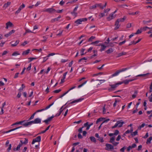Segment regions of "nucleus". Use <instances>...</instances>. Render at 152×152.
Here are the masks:
<instances>
[{
	"instance_id": "1",
	"label": "nucleus",
	"mask_w": 152,
	"mask_h": 152,
	"mask_svg": "<svg viewBox=\"0 0 152 152\" xmlns=\"http://www.w3.org/2000/svg\"><path fill=\"white\" fill-rule=\"evenodd\" d=\"M41 120L39 118H37L34 119V121L27 122L23 124V126L24 127H27L29 125H31L32 124H36L40 123Z\"/></svg>"
},
{
	"instance_id": "2",
	"label": "nucleus",
	"mask_w": 152,
	"mask_h": 152,
	"mask_svg": "<svg viewBox=\"0 0 152 152\" xmlns=\"http://www.w3.org/2000/svg\"><path fill=\"white\" fill-rule=\"evenodd\" d=\"M124 124V122L122 120L119 121H117L114 126L111 127V128L113 129L117 126H118L119 127H121Z\"/></svg>"
},
{
	"instance_id": "3",
	"label": "nucleus",
	"mask_w": 152,
	"mask_h": 152,
	"mask_svg": "<svg viewBox=\"0 0 152 152\" xmlns=\"http://www.w3.org/2000/svg\"><path fill=\"white\" fill-rule=\"evenodd\" d=\"M129 69L128 68L126 67L125 68H124L121 69H119L116 72L113 74L112 75V77H114L118 75L119 73L120 72H123L127 70L128 69Z\"/></svg>"
},
{
	"instance_id": "4",
	"label": "nucleus",
	"mask_w": 152,
	"mask_h": 152,
	"mask_svg": "<svg viewBox=\"0 0 152 152\" xmlns=\"http://www.w3.org/2000/svg\"><path fill=\"white\" fill-rule=\"evenodd\" d=\"M43 12H47L49 13H53L56 12V10L53 8H48L44 9L43 11Z\"/></svg>"
},
{
	"instance_id": "5",
	"label": "nucleus",
	"mask_w": 152,
	"mask_h": 152,
	"mask_svg": "<svg viewBox=\"0 0 152 152\" xmlns=\"http://www.w3.org/2000/svg\"><path fill=\"white\" fill-rule=\"evenodd\" d=\"M120 85L119 82L113 85H110L109 86L111 87L108 88V90L109 91H111L114 90L118 85Z\"/></svg>"
},
{
	"instance_id": "6",
	"label": "nucleus",
	"mask_w": 152,
	"mask_h": 152,
	"mask_svg": "<svg viewBox=\"0 0 152 152\" xmlns=\"http://www.w3.org/2000/svg\"><path fill=\"white\" fill-rule=\"evenodd\" d=\"M87 20V19L86 18H80L78 19H77L76 20L75 22V23L77 24V25L79 24H80L81 23L82 21H85Z\"/></svg>"
},
{
	"instance_id": "7",
	"label": "nucleus",
	"mask_w": 152,
	"mask_h": 152,
	"mask_svg": "<svg viewBox=\"0 0 152 152\" xmlns=\"http://www.w3.org/2000/svg\"><path fill=\"white\" fill-rule=\"evenodd\" d=\"M105 146H106L105 149L109 151L114 149L113 146L110 144H106Z\"/></svg>"
},
{
	"instance_id": "8",
	"label": "nucleus",
	"mask_w": 152,
	"mask_h": 152,
	"mask_svg": "<svg viewBox=\"0 0 152 152\" xmlns=\"http://www.w3.org/2000/svg\"><path fill=\"white\" fill-rule=\"evenodd\" d=\"M41 140V137L40 136H39L33 140L31 142L32 144H34L35 142H40Z\"/></svg>"
},
{
	"instance_id": "9",
	"label": "nucleus",
	"mask_w": 152,
	"mask_h": 152,
	"mask_svg": "<svg viewBox=\"0 0 152 152\" xmlns=\"http://www.w3.org/2000/svg\"><path fill=\"white\" fill-rule=\"evenodd\" d=\"M54 117L55 116L53 115L51 117H49L47 119L43 121L45 122L46 124H48V122L51 121Z\"/></svg>"
},
{
	"instance_id": "10",
	"label": "nucleus",
	"mask_w": 152,
	"mask_h": 152,
	"mask_svg": "<svg viewBox=\"0 0 152 152\" xmlns=\"http://www.w3.org/2000/svg\"><path fill=\"white\" fill-rule=\"evenodd\" d=\"M26 121V120H24L22 121H20L19 122H15V123H13L12 125V126L18 125V124H22L23 125V124L25 123V122Z\"/></svg>"
},
{
	"instance_id": "11",
	"label": "nucleus",
	"mask_w": 152,
	"mask_h": 152,
	"mask_svg": "<svg viewBox=\"0 0 152 152\" xmlns=\"http://www.w3.org/2000/svg\"><path fill=\"white\" fill-rule=\"evenodd\" d=\"M25 7V5L24 4H23L21 5L18 8V10L15 12V14H18L19 13L22 9L24 8Z\"/></svg>"
},
{
	"instance_id": "12",
	"label": "nucleus",
	"mask_w": 152,
	"mask_h": 152,
	"mask_svg": "<svg viewBox=\"0 0 152 152\" xmlns=\"http://www.w3.org/2000/svg\"><path fill=\"white\" fill-rule=\"evenodd\" d=\"M115 17V15H114L113 14L111 13L109 15L108 17L107 18V19L108 21H110L114 18Z\"/></svg>"
},
{
	"instance_id": "13",
	"label": "nucleus",
	"mask_w": 152,
	"mask_h": 152,
	"mask_svg": "<svg viewBox=\"0 0 152 152\" xmlns=\"http://www.w3.org/2000/svg\"><path fill=\"white\" fill-rule=\"evenodd\" d=\"M95 136L96 137L98 138V140L99 141L101 142H104V140H103V137H100L98 133H96L95 134Z\"/></svg>"
},
{
	"instance_id": "14",
	"label": "nucleus",
	"mask_w": 152,
	"mask_h": 152,
	"mask_svg": "<svg viewBox=\"0 0 152 152\" xmlns=\"http://www.w3.org/2000/svg\"><path fill=\"white\" fill-rule=\"evenodd\" d=\"M6 26L5 28L8 29L9 27H11L13 26V24L10 21H9L6 23Z\"/></svg>"
},
{
	"instance_id": "15",
	"label": "nucleus",
	"mask_w": 152,
	"mask_h": 152,
	"mask_svg": "<svg viewBox=\"0 0 152 152\" xmlns=\"http://www.w3.org/2000/svg\"><path fill=\"white\" fill-rule=\"evenodd\" d=\"M83 99H84L83 98H80V99H76V100H74V101L71 102L70 103H69V104H72L74 103H75L78 102H81Z\"/></svg>"
},
{
	"instance_id": "16",
	"label": "nucleus",
	"mask_w": 152,
	"mask_h": 152,
	"mask_svg": "<svg viewBox=\"0 0 152 152\" xmlns=\"http://www.w3.org/2000/svg\"><path fill=\"white\" fill-rule=\"evenodd\" d=\"M15 32V31L14 30H12L11 31L9 32L7 34H6L4 35V36L6 37H7L11 35L12 34L14 33Z\"/></svg>"
},
{
	"instance_id": "17",
	"label": "nucleus",
	"mask_w": 152,
	"mask_h": 152,
	"mask_svg": "<svg viewBox=\"0 0 152 152\" xmlns=\"http://www.w3.org/2000/svg\"><path fill=\"white\" fill-rule=\"evenodd\" d=\"M119 22L118 21L116 20L115 22V26H116L114 28L115 30H116V29H118L120 27V25H119Z\"/></svg>"
},
{
	"instance_id": "18",
	"label": "nucleus",
	"mask_w": 152,
	"mask_h": 152,
	"mask_svg": "<svg viewBox=\"0 0 152 152\" xmlns=\"http://www.w3.org/2000/svg\"><path fill=\"white\" fill-rule=\"evenodd\" d=\"M62 106L60 109V110H59V113H57L56 114V115H55V116H59L61 114V113L63 111V110H64L65 109H64V108L63 109V106Z\"/></svg>"
},
{
	"instance_id": "19",
	"label": "nucleus",
	"mask_w": 152,
	"mask_h": 152,
	"mask_svg": "<svg viewBox=\"0 0 152 152\" xmlns=\"http://www.w3.org/2000/svg\"><path fill=\"white\" fill-rule=\"evenodd\" d=\"M30 51V50L28 49L26 50L23 51L22 53V55H28Z\"/></svg>"
},
{
	"instance_id": "20",
	"label": "nucleus",
	"mask_w": 152,
	"mask_h": 152,
	"mask_svg": "<svg viewBox=\"0 0 152 152\" xmlns=\"http://www.w3.org/2000/svg\"><path fill=\"white\" fill-rule=\"evenodd\" d=\"M6 104V103L5 102H4V103L2 104V106L1 107V111L0 113V114H2L4 113V110L3 108H4V106Z\"/></svg>"
},
{
	"instance_id": "21",
	"label": "nucleus",
	"mask_w": 152,
	"mask_h": 152,
	"mask_svg": "<svg viewBox=\"0 0 152 152\" xmlns=\"http://www.w3.org/2000/svg\"><path fill=\"white\" fill-rule=\"evenodd\" d=\"M126 17L124 16L123 18L118 19L117 20L118 21L119 23L120 22H123L124 20L126 19Z\"/></svg>"
},
{
	"instance_id": "22",
	"label": "nucleus",
	"mask_w": 152,
	"mask_h": 152,
	"mask_svg": "<svg viewBox=\"0 0 152 152\" xmlns=\"http://www.w3.org/2000/svg\"><path fill=\"white\" fill-rule=\"evenodd\" d=\"M113 51V49L112 48H110L108 50H106L105 51V52L107 54H110V53H111Z\"/></svg>"
},
{
	"instance_id": "23",
	"label": "nucleus",
	"mask_w": 152,
	"mask_h": 152,
	"mask_svg": "<svg viewBox=\"0 0 152 152\" xmlns=\"http://www.w3.org/2000/svg\"><path fill=\"white\" fill-rule=\"evenodd\" d=\"M11 4V2H7V3H6L3 6V7L4 8L6 9L7 8L8 6H9Z\"/></svg>"
},
{
	"instance_id": "24",
	"label": "nucleus",
	"mask_w": 152,
	"mask_h": 152,
	"mask_svg": "<svg viewBox=\"0 0 152 152\" xmlns=\"http://www.w3.org/2000/svg\"><path fill=\"white\" fill-rule=\"evenodd\" d=\"M24 139L25 140L23 142V140H20V142L21 143H22V145L23 144H26L28 142V140L27 139L25 138Z\"/></svg>"
},
{
	"instance_id": "25",
	"label": "nucleus",
	"mask_w": 152,
	"mask_h": 152,
	"mask_svg": "<svg viewBox=\"0 0 152 152\" xmlns=\"http://www.w3.org/2000/svg\"><path fill=\"white\" fill-rule=\"evenodd\" d=\"M129 82L128 80H125L124 81L121 82H119L120 85H121L123 83H124L125 84H127L129 83Z\"/></svg>"
},
{
	"instance_id": "26",
	"label": "nucleus",
	"mask_w": 152,
	"mask_h": 152,
	"mask_svg": "<svg viewBox=\"0 0 152 152\" xmlns=\"http://www.w3.org/2000/svg\"><path fill=\"white\" fill-rule=\"evenodd\" d=\"M150 74L149 73H147L145 74H140L136 76V77H145L147 76H148Z\"/></svg>"
},
{
	"instance_id": "27",
	"label": "nucleus",
	"mask_w": 152,
	"mask_h": 152,
	"mask_svg": "<svg viewBox=\"0 0 152 152\" xmlns=\"http://www.w3.org/2000/svg\"><path fill=\"white\" fill-rule=\"evenodd\" d=\"M83 127H87L86 129L87 130H88L90 128V126L88 125V122H87L86 123H85L84 124Z\"/></svg>"
},
{
	"instance_id": "28",
	"label": "nucleus",
	"mask_w": 152,
	"mask_h": 152,
	"mask_svg": "<svg viewBox=\"0 0 152 152\" xmlns=\"http://www.w3.org/2000/svg\"><path fill=\"white\" fill-rule=\"evenodd\" d=\"M90 139L94 143H96V138L94 137L93 136H91L90 137Z\"/></svg>"
},
{
	"instance_id": "29",
	"label": "nucleus",
	"mask_w": 152,
	"mask_h": 152,
	"mask_svg": "<svg viewBox=\"0 0 152 152\" xmlns=\"http://www.w3.org/2000/svg\"><path fill=\"white\" fill-rule=\"evenodd\" d=\"M22 126H20V127H17L15 128H14V129H10L8 131H7L6 132V133H8V132H10L11 131H14L15 130H16L20 128H21Z\"/></svg>"
},
{
	"instance_id": "30",
	"label": "nucleus",
	"mask_w": 152,
	"mask_h": 152,
	"mask_svg": "<svg viewBox=\"0 0 152 152\" xmlns=\"http://www.w3.org/2000/svg\"><path fill=\"white\" fill-rule=\"evenodd\" d=\"M126 53L124 52H123L121 53H118V55L117 57H119L120 56L126 55Z\"/></svg>"
},
{
	"instance_id": "31",
	"label": "nucleus",
	"mask_w": 152,
	"mask_h": 152,
	"mask_svg": "<svg viewBox=\"0 0 152 152\" xmlns=\"http://www.w3.org/2000/svg\"><path fill=\"white\" fill-rule=\"evenodd\" d=\"M152 140V137H151L148 138L147 140L146 143L147 144H149L151 143V141Z\"/></svg>"
},
{
	"instance_id": "32",
	"label": "nucleus",
	"mask_w": 152,
	"mask_h": 152,
	"mask_svg": "<svg viewBox=\"0 0 152 152\" xmlns=\"http://www.w3.org/2000/svg\"><path fill=\"white\" fill-rule=\"evenodd\" d=\"M22 143L20 142L19 145L17 146L16 148H14V150L15 151V149H16V150H19L20 149V147L22 146Z\"/></svg>"
},
{
	"instance_id": "33",
	"label": "nucleus",
	"mask_w": 152,
	"mask_h": 152,
	"mask_svg": "<svg viewBox=\"0 0 152 152\" xmlns=\"http://www.w3.org/2000/svg\"><path fill=\"white\" fill-rule=\"evenodd\" d=\"M95 38V37L92 36L88 39V42H92Z\"/></svg>"
},
{
	"instance_id": "34",
	"label": "nucleus",
	"mask_w": 152,
	"mask_h": 152,
	"mask_svg": "<svg viewBox=\"0 0 152 152\" xmlns=\"http://www.w3.org/2000/svg\"><path fill=\"white\" fill-rule=\"evenodd\" d=\"M19 40H17L15 43L14 44H12L11 45V46L12 47H15L16 46L19 42Z\"/></svg>"
},
{
	"instance_id": "35",
	"label": "nucleus",
	"mask_w": 152,
	"mask_h": 152,
	"mask_svg": "<svg viewBox=\"0 0 152 152\" xmlns=\"http://www.w3.org/2000/svg\"><path fill=\"white\" fill-rule=\"evenodd\" d=\"M147 125V124H146L145 123H143L141 125L139 126L138 127V129L139 130H140L141 128Z\"/></svg>"
},
{
	"instance_id": "36",
	"label": "nucleus",
	"mask_w": 152,
	"mask_h": 152,
	"mask_svg": "<svg viewBox=\"0 0 152 152\" xmlns=\"http://www.w3.org/2000/svg\"><path fill=\"white\" fill-rule=\"evenodd\" d=\"M106 47V46L103 45L101 47L100 50V51L102 52V51L104 50L105 49Z\"/></svg>"
},
{
	"instance_id": "37",
	"label": "nucleus",
	"mask_w": 152,
	"mask_h": 152,
	"mask_svg": "<svg viewBox=\"0 0 152 152\" xmlns=\"http://www.w3.org/2000/svg\"><path fill=\"white\" fill-rule=\"evenodd\" d=\"M151 22V20H147V21L143 20L142 21L143 24L144 25L147 24L148 23H150Z\"/></svg>"
},
{
	"instance_id": "38",
	"label": "nucleus",
	"mask_w": 152,
	"mask_h": 152,
	"mask_svg": "<svg viewBox=\"0 0 152 152\" xmlns=\"http://www.w3.org/2000/svg\"><path fill=\"white\" fill-rule=\"evenodd\" d=\"M138 91H135L134 94H133L132 96V98L133 99L135 98L136 96V95Z\"/></svg>"
},
{
	"instance_id": "39",
	"label": "nucleus",
	"mask_w": 152,
	"mask_h": 152,
	"mask_svg": "<svg viewBox=\"0 0 152 152\" xmlns=\"http://www.w3.org/2000/svg\"><path fill=\"white\" fill-rule=\"evenodd\" d=\"M96 4V7H99L100 8H101V9H104V7L102 6L101 3H100V4Z\"/></svg>"
},
{
	"instance_id": "40",
	"label": "nucleus",
	"mask_w": 152,
	"mask_h": 152,
	"mask_svg": "<svg viewBox=\"0 0 152 152\" xmlns=\"http://www.w3.org/2000/svg\"><path fill=\"white\" fill-rule=\"evenodd\" d=\"M138 132H137V130H136V131H134V132H133L132 134V136H135L136 135H137Z\"/></svg>"
},
{
	"instance_id": "41",
	"label": "nucleus",
	"mask_w": 152,
	"mask_h": 152,
	"mask_svg": "<svg viewBox=\"0 0 152 152\" xmlns=\"http://www.w3.org/2000/svg\"><path fill=\"white\" fill-rule=\"evenodd\" d=\"M37 58L36 57H34V58H28L30 60L29 61V62H31L32 61L36 59Z\"/></svg>"
},
{
	"instance_id": "42",
	"label": "nucleus",
	"mask_w": 152,
	"mask_h": 152,
	"mask_svg": "<svg viewBox=\"0 0 152 152\" xmlns=\"http://www.w3.org/2000/svg\"><path fill=\"white\" fill-rule=\"evenodd\" d=\"M119 101H120L119 100H118L117 99H115V102L114 103V104H113V106L114 107H115L116 106V105L117 103L118 102H119Z\"/></svg>"
},
{
	"instance_id": "43",
	"label": "nucleus",
	"mask_w": 152,
	"mask_h": 152,
	"mask_svg": "<svg viewBox=\"0 0 152 152\" xmlns=\"http://www.w3.org/2000/svg\"><path fill=\"white\" fill-rule=\"evenodd\" d=\"M71 14L75 17H76L77 14V12L73 11L71 12Z\"/></svg>"
},
{
	"instance_id": "44",
	"label": "nucleus",
	"mask_w": 152,
	"mask_h": 152,
	"mask_svg": "<svg viewBox=\"0 0 152 152\" xmlns=\"http://www.w3.org/2000/svg\"><path fill=\"white\" fill-rule=\"evenodd\" d=\"M58 19L57 18H56L52 19L51 20V23H54L56 21H58Z\"/></svg>"
},
{
	"instance_id": "45",
	"label": "nucleus",
	"mask_w": 152,
	"mask_h": 152,
	"mask_svg": "<svg viewBox=\"0 0 152 152\" xmlns=\"http://www.w3.org/2000/svg\"><path fill=\"white\" fill-rule=\"evenodd\" d=\"M115 141V137H112L110 140V142L111 143H113Z\"/></svg>"
},
{
	"instance_id": "46",
	"label": "nucleus",
	"mask_w": 152,
	"mask_h": 152,
	"mask_svg": "<svg viewBox=\"0 0 152 152\" xmlns=\"http://www.w3.org/2000/svg\"><path fill=\"white\" fill-rule=\"evenodd\" d=\"M87 81H86L82 83V84L78 86V88H79L82 87L83 85L85 84L86 83Z\"/></svg>"
},
{
	"instance_id": "47",
	"label": "nucleus",
	"mask_w": 152,
	"mask_h": 152,
	"mask_svg": "<svg viewBox=\"0 0 152 152\" xmlns=\"http://www.w3.org/2000/svg\"><path fill=\"white\" fill-rule=\"evenodd\" d=\"M85 50V49H82L81 51V56H83L87 53V52H86L85 53H84V52Z\"/></svg>"
},
{
	"instance_id": "48",
	"label": "nucleus",
	"mask_w": 152,
	"mask_h": 152,
	"mask_svg": "<svg viewBox=\"0 0 152 152\" xmlns=\"http://www.w3.org/2000/svg\"><path fill=\"white\" fill-rule=\"evenodd\" d=\"M20 53H18L17 52H14L12 54V55L13 56H16L17 55H19Z\"/></svg>"
},
{
	"instance_id": "49",
	"label": "nucleus",
	"mask_w": 152,
	"mask_h": 152,
	"mask_svg": "<svg viewBox=\"0 0 152 152\" xmlns=\"http://www.w3.org/2000/svg\"><path fill=\"white\" fill-rule=\"evenodd\" d=\"M126 148V146H124L120 149V151L121 152H124L125 149Z\"/></svg>"
},
{
	"instance_id": "50",
	"label": "nucleus",
	"mask_w": 152,
	"mask_h": 152,
	"mask_svg": "<svg viewBox=\"0 0 152 152\" xmlns=\"http://www.w3.org/2000/svg\"><path fill=\"white\" fill-rule=\"evenodd\" d=\"M61 91V90L60 89H58V90H54L53 91V92L54 93H59Z\"/></svg>"
},
{
	"instance_id": "51",
	"label": "nucleus",
	"mask_w": 152,
	"mask_h": 152,
	"mask_svg": "<svg viewBox=\"0 0 152 152\" xmlns=\"http://www.w3.org/2000/svg\"><path fill=\"white\" fill-rule=\"evenodd\" d=\"M28 33H33L31 30L28 29H27L26 30V32L24 34L25 35L26 34Z\"/></svg>"
},
{
	"instance_id": "52",
	"label": "nucleus",
	"mask_w": 152,
	"mask_h": 152,
	"mask_svg": "<svg viewBox=\"0 0 152 152\" xmlns=\"http://www.w3.org/2000/svg\"><path fill=\"white\" fill-rule=\"evenodd\" d=\"M142 32L141 30L138 29L136 33H134L135 34H137L141 33Z\"/></svg>"
},
{
	"instance_id": "53",
	"label": "nucleus",
	"mask_w": 152,
	"mask_h": 152,
	"mask_svg": "<svg viewBox=\"0 0 152 152\" xmlns=\"http://www.w3.org/2000/svg\"><path fill=\"white\" fill-rule=\"evenodd\" d=\"M96 4H94V5H93V6H91L90 7V9H95L96 8Z\"/></svg>"
},
{
	"instance_id": "54",
	"label": "nucleus",
	"mask_w": 152,
	"mask_h": 152,
	"mask_svg": "<svg viewBox=\"0 0 152 152\" xmlns=\"http://www.w3.org/2000/svg\"><path fill=\"white\" fill-rule=\"evenodd\" d=\"M126 42V40H125L124 41L122 42H120L119 43V45L120 46H121L122 45L124 44Z\"/></svg>"
},
{
	"instance_id": "55",
	"label": "nucleus",
	"mask_w": 152,
	"mask_h": 152,
	"mask_svg": "<svg viewBox=\"0 0 152 152\" xmlns=\"http://www.w3.org/2000/svg\"><path fill=\"white\" fill-rule=\"evenodd\" d=\"M99 42L100 41H96L95 42H92L91 44L92 45H95L99 43Z\"/></svg>"
},
{
	"instance_id": "56",
	"label": "nucleus",
	"mask_w": 152,
	"mask_h": 152,
	"mask_svg": "<svg viewBox=\"0 0 152 152\" xmlns=\"http://www.w3.org/2000/svg\"><path fill=\"white\" fill-rule=\"evenodd\" d=\"M119 133V131L118 130H115L114 133H113V134H114V135H116L118 134Z\"/></svg>"
},
{
	"instance_id": "57",
	"label": "nucleus",
	"mask_w": 152,
	"mask_h": 152,
	"mask_svg": "<svg viewBox=\"0 0 152 152\" xmlns=\"http://www.w3.org/2000/svg\"><path fill=\"white\" fill-rule=\"evenodd\" d=\"M48 57H47V56L45 57H44L43 60L42 61V63L45 62L48 59Z\"/></svg>"
},
{
	"instance_id": "58",
	"label": "nucleus",
	"mask_w": 152,
	"mask_h": 152,
	"mask_svg": "<svg viewBox=\"0 0 152 152\" xmlns=\"http://www.w3.org/2000/svg\"><path fill=\"white\" fill-rule=\"evenodd\" d=\"M147 28L148 29V27L147 26H145L142 28L141 29H142L143 31H145L147 30Z\"/></svg>"
},
{
	"instance_id": "59",
	"label": "nucleus",
	"mask_w": 152,
	"mask_h": 152,
	"mask_svg": "<svg viewBox=\"0 0 152 152\" xmlns=\"http://www.w3.org/2000/svg\"><path fill=\"white\" fill-rule=\"evenodd\" d=\"M68 93V91H67L66 92H65V93H64L62 95H61L60 96L59 98H61L62 97L64 96L66 94H67Z\"/></svg>"
},
{
	"instance_id": "60",
	"label": "nucleus",
	"mask_w": 152,
	"mask_h": 152,
	"mask_svg": "<svg viewBox=\"0 0 152 152\" xmlns=\"http://www.w3.org/2000/svg\"><path fill=\"white\" fill-rule=\"evenodd\" d=\"M31 64H30L28 66V67L27 68V70L29 71L31 69Z\"/></svg>"
},
{
	"instance_id": "61",
	"label": "nucleus",
	"mask_w": 152,
	"mask_h": 152,
	"mask_svg": "<svg viewBox=\"0 0 152 152\" xmlns=\"http://www.w3.org/2000/svg\"><path fill=\"white\" fill-rule=\"evenodd\" d=\"M82 122V121L81 120H80L78 121H75L73 123L74 124H78L81 123Z\"/></svg>"
},
{
	"instance_id": "62",
	"label": "nucleus",
	"mask_w": 152,
	"mask_h": 152,
	"mask_svg": "<svg viewBox=\"0 0 152 152\" xmlns=\"http://www.w3.org/2000/svg\"><path fill=\"white\" fill-rule=\"evenodd\" d=\"M104 13H101L99 14V16H100L101 18L103 17L104 16L105 14Z\"/></svg>"
},
{
	"instance_id": "63",
	"label": "nucleus",
	"mask_w": 152,
	"mask_h": 152,
	"mask_svg": "<svg viewBox=\"0 0 152 152\" xmlns=\"http://www.w3.org/2000/svg\"><path fill=\"white\" fill-rule=\"evenodd\" d=\"M102 120V118H99L97 119L96 122V123L97 124L99 122H100Z\"/></svg>"
},
{
	"instance_id": "64",
	"label": "nucleus",
	"mask_w": 152,
	"mask_h": 152,
	"mask_svg": "<svg viewBox=\"0 0 152 152\" xmlns=\"http://www.w3.org/2000/svg\"><path fill=\"white\" fill-rule=\"evenodd\" d=\"M19 74V72H17V73H15V75H14V78H16L17 77H18V75Z\"/></svg>"
}]
</instances>
